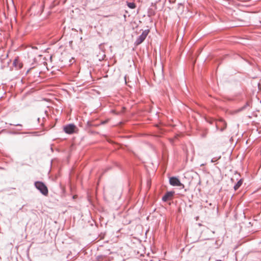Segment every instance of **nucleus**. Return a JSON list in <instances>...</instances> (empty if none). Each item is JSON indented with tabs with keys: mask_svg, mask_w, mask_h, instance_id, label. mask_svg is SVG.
<instances>
[{
	"mask_svg": "<svg viewBox=\"0 0 261 261\" xmlns=\"http://www.w3.org/2000/svg\"><path fill=\"white\" fill-rule=\"evenodd\" d=\"M34 186L42 195L47 196L48 194V190L47 187L43 182L39 181H36L34 183Z\"/></svg>",
	"mask_w": 261,
	"mask_h": 261,
	"instance_id": "obj_1",
	"label": "nucleus"
},
{
	"mask_svg": "<svg viewBox=\"0 0 261 261\" xmlns=\"http://www.w3.org/2000/svg\"><path fill=\"white\" fill-rule=\"evenodd\" d=\"M149 32V30H145L143 31L142 34L136 39L135 41V44L136 45H138L141 44L146 39V37L148 35Z\"/></svg>",
	"mask_w": 261,
	"mask_h": 261,
	"instance_id": "obj_2",
	"label": "nucleus"
},
{
	"mask_svg": "<svg viewBox=\"0 0 261 261\" xmlns=\"http://www.w3.org/2000/svg\"><path fill=\"white\" fill-rule=\"evenodd\" d=\"M216 126L217 129L223 132L226 128L227 124L223 119H220L217 121Z\"/></svg>",
	"mask_w": 261,
	"mask_h": 261,
	"instance_id": "obj_3",
	"label": "nucleus"
},
{
	"mask_svg": "<svg viewBox=\"0 0 261 261\" xmlns=\"http://www.w3.org/2000/svg\"><path fill=\"white\" fill-rule=\"evenodd\" d=\"M76 126L73 124H69L64 127V132L68 134H72L74 132Z\"/></svg>",
	"mask_w": 261,
	"mask_h": 261,
	"instance_id": "obj_4",
	"label": "nucleus"
},
{
	"mask_svg": "<svg viewBox=\"0 0 261 261\" xmlns=\"http://www.w3.org/2000/svg\"><path fill=\"white\" fill-rule=\"evenodd\" d=\"M169 183L173 186H181L183 185L180 182V180L176 177H171L169 179Z\"/></svg>",
	"mask_w": 261,
	"mask_h": 261,
	"instance_id": "obj_5",
	"label": "nucleus"
},
{
	"mask_svg": "<svg viewBox=\"0 0 261 261\" xmlns=\"http://www.w3.org/2000/svg\"><path fill=\"white\" fill-rule=\"evenodd\" d=\"M174 192H167L162 197V200L164 202L167 201L170 199L173 196Z\"/></svg>",
	"mask_w": 261,
	"mask_h": 261,
	"instance_id": "obj_6",
	"label": "nucleus"
},
{
	"mask_svg": "<svg viewBox=\"0 0 261 261\" xmlns=\"http://www.w3.org/2000/svg\"><path fill=\"white\" fill-rule=\"evenodd\" d=\"M96 261H110V259L107 256L99 255L96 257Z\"/></svg>",
	"mask_w": 261,
	"mask_h": 261,
	"instance_id": "obj_7",
	"label": "nucleus"
},
{
	"mask_svg": "<svg viewBox=\"0 0 261 261\" xmlns=\"http://www.w3.org/2000/svg\"><path fill=\"white\" fill-rule=\"evenodd\" d=\"M243 183V180L240 179L239 180L237 183L234 186V190H237L242 185Z\"/></svg>",
	"mask_w": 261,
	"mask_h": 261,
	"instance_id": "obj_8",
	"label": "nucleus"
},
{
	"mask_svg": "<svg viewBox=\"0 0 261 261\" xmlns=\"http://www.w3.org/2000/svg\"><path fill=\"white\" fill-rule=\"evenodd\" d=\"M127 5L130 9H135L136 7V5L134 3L131 2H127Z\"/></svg>",
	"mask_w": 261,
	"mask_h": 261,
	"instance_id": "obj_9",
	"label": "nucleus"
},
{
	"mask_svg": "<svg viewBox=\"0 0 261 261\" xmlns=\"http://www.w3.org/2000/svg\"><path fill=\"white\" fill-rule=\"evenodd\" d=\"M220 158H221V156H219L218 158H214L211 160V162L214 163V162H216L217 160H218Z\"/></svg>",
	"mask_w": 261,
	"mask_h": 261,
	"instance_id": "obj_10",
	"label": "nucleus"
},
{
	"mask_svg": "<svg viewBox=\"0 0 261 261\" xmlns=\"http://www.w3.org/2000/svg\"><path fill=\"white\" fill-rule=\"evenodd\" d=\"M11 125H14V126H22L21 124H11Z\"/></svg>",
	"mask_w": 261,
	"mask_h": 261,
	"instance_id": "obj_11",
	"label": "nucleus"
},
{
	"mask_svg": "<svg viewBox=\"0 0 261 261\" xmlns=\"http://www.w3.org/2000/svg\"><path fill=\"white\" fill-rule=\"evenodd\" d=\"M247 105H248V103H246V105L244 107H243L241 109V110H243V109L246 107V106Z\"/></svg>",
	"mask_w": 261,
	"mask_h": 261,
	"instance_id": "obj_12",
	"label": "nucleus"
},
{
	"mask_svg": "<svg viewBox=\"0 0 261 261\" xmlns=\"http://www.w3.org/2000/svg\"><path fill=\"white\" fill-rule=\"evenodd\" d=\"M16 62V60H15L14 61V64H15Z\"/></svg>",
	"mask_w": 261,
	"mask_h": 261,
	"instance_id": "obj_13",
	"label": "nucleus"
}]
</instances>
